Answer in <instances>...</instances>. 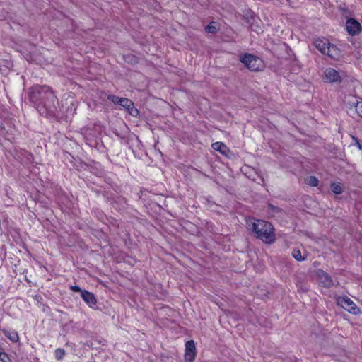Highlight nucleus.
<instances>
[{"mask_svg":"<svg viewBox=\"0 0 362 362\" xmlns=\"http://www.w3.org/2000/svg\"><path fill=\"white\" fill-rule=\"evenodd\" d=\"M28 99L42 116L55 115L59 102L50 87L39 85L32 86L28 90Z\"/></svg>","mask_w":362,"mask_h":362,"instance_id":"nucleus-1","label":"nucleus"},{"mask_svg":"<svg viewBox=\"0 0 362 362\" xmlns=\"http://www.w3.org/2000/svg\"><path fill=\"white\" fill-rule=\"evenodd\" d=\"M251 235L266 244H272L276 240L274 226L269 221L250 218L247 221Z\"/></svg>","mask_w":362,"mask_h":362,"instance_id":"nucleus-2","label":"nucleus"},{"mask_svg":"<svg viewBox=\"0 0 362 362\" xmlns=\"http://www.w3.org/2000/svg\"><path fill=\"white\" fill-rule=\"evenodd\" d=\"M240 61L251 71H259L263 67L262 60L252 54L245 53L241 55Z\"/></svg>","mask_w":362,"mask_h":362,"instance_id":"nucleus-3","label":"nucleus"},{"mask_svg":"<svg viewBox=\"0 0 362 362\" xmlns=\"http://www.w3.org/2000/svg\"><path fill=\"white\" fill-rule=\"evenodd\" d=\"M337 303L350 313L357 314L359 313V308L346 296L338 298Z\"/></svg>","mask_w":362,"mask_h":362,"instance_id":"nucleus-4","label":"nucleus"},{"mask_svg":"<svg viewBox=\"0 0 362 362\" xmlns=\"http://www.w3.org/2000/svg\"><path fill=\"white\" fill-rule=\"evenodd\" d=\"M197 356V349L193 340H189L185 344V361L194 362Z\"/></svg>","mask_w":362,"mask_h":362,"instance_id":"nucleus-5","label":"nucleus"},{"mask_svg":"<svg viewBox=\"0 0 362 362\" xmlns=\"http://www.w3.org/2000/svg\"><path fill=\"white\" fill-rule=\"evenodd\" d=\"M346 29L349 35L354 36L360 33L361 25L357 20L351 18L346 21Z\"/></svg>","mask_w":362,"mask_h":362,"instance_id":"nucleus-6","label":"nucleus"},{"mask_svg":"<svg viewBox=\"0 0 362 362\" xmlns=\"http://www.w3.org/2000/svg\"><path fill=\"white\" fill-rule=\"evenodd\" d=\"M81 297L90 308H97L98 299L94 295V293L87 290H83V291L81 294Z\"/></svg>","mask_w":362,"mask_h":362,"instance_id":"nucleus-7","label":"nucleus"},{"mask_svg":"<svg viewBox=\"0 0 362 362\" xmlns=\"http://www.w3.org/2000/svg\"><path fill=\"white\" fill-rule=\"evenodd\" d=\"M110 204L117 211L123 212L127 209V199L123 197H116L115 198L111 199Z\"/></svg>","mask_w":362,"mask_h":362,"instance_id":"nucleus-8","label":"nucleus"},{"mask_svg":"<svg viewBox=\"0 0 362 362\" xmlns=\"http://www.w3.org/2000/svg\"><path fill=\"white\" fill-rule=\"evenodd\" d=\"M358 102V98L355 97L354 95H347L344 98V105L348 109V112L350 115H353L354 112L355 110V107L357 105Z\"/></svg>","mask_w":362,"mask_h":362,"instance_id":"nucleus-9","label":"nucleus"},{"mask_svg":"<svg viewBox=\"0 0 362 362\" xmlns=\"http://www.w3.org/2000/svg\"><path fill=\"white\" fill-rule=\"evenodd\" d=\"M325 76L329 83L339 81L341 78L339 72L332 68H328L325 71Z\"/></svg>","mask_w":362,"mask_h":362,"instance_id":"nucleus-10","label":"nucleus"},{"mask_svg":"<svg viewBox=\"0 0 362 362\" xmlns=\"http://www.w3.org/2000/svg\"><path fill=\"white\" fill-rule=\"evenodd\" d=\"M318 276L325 287L329 288L334 285L332 277L323 270L318 272Z\"/></svg>","mask_w":362,"mask_h":362,"instance_id":"nucleus-11","label":"nucleus"},{"mask_svg":"<svg viewBox=\"0 0 362 362\" xmlns=\"http://www.w3.org/2000/svg\"><path fill=\"white\" fill-rule=\"evenodd\" d=\"M325 54L331 59H338L341 57V51L335 45L330 43Z\"/></svg>","mask_w":362,"mask_h":362,"instance_id":"nucleus-12","label":"nucleus"},{"mask_svg":"<svg viewBox=\"0 0 362 362\" xmlns=\"http://www.w3.org/2000/svg\"><path fill=\"white\" fill-rule=\"evenodd\" d=\"M329 44L330 42L326 39H317L314 42V45L317 49H318L323 54H326Z\"/></svg>","mask_w":362,"mask_h":362,"instance_id":"nucleus-13","label":"nucleus"},{"mask_svg":"<svg viewBox=\"0 0 362 362\" xmlns=\"http://www.w3.org/2000/svg\"><path fill=\"white\" fill-rule=\"evenodd\" d=\"M255 14L251 9H247L243 11V19L249 25H252L255 21Z\"/></svg>","mask_w":362,"mask_h":362,"instance_id":"nucleus-14","label":"nucleus"},{"mask_svg":"<svg viewBox=\"0 0 362 362\" xmlns=\"http://www.w3.org/2000/svg\"><path fill=\"white\" fill-rule=\"evenodd\" d=\"M212 148L223 155H227L230 151L229 148L223 142L217 141L212 144Z\"/></svg>","mask_w":362,"mask_h":362,"instance_id":"nucleus-15","label":"nucleus"},{"mask_svg":"<svg viewBox=\"0 0 362 362\" xmlns=\"http://www.w3.org/2000/svg\"><path fill=\"white\" fill-rule=\"evenodd\" d=\"M4 334L8 337L11 341L17 342L19 340V337L16 331H9L6 329H1Z\"/></svg>","mask_w":362,"mask_h":362,"instance_id":"nucleus-16","label":"nucleus"},{"mask_svg":"<svg viewBox=\"0 0 362 362\" xmlns=\"http://www.w3.org/2000/svg\"><path fill=\"white\" fill-rule=\"evenodd\" d=\"M330 189L335 194H341L343 192L342 185L340 182H332Z\"/></svg>","mask_w":362,"mask_h":362,"instance_id":"nucleus-17","label":"nucleus"},{"mask_svg":"<svg viewBox=\"0 0 362 362\" xmlns=\"http://www.w3.org/2000/svg\"><path fill=\"white\" fill-rule=\"evenodd\" d=\"M291 255L296 261L298 262H302L305 259V257L302 256L301 252L299 250H293Z\"/></svg>","mask_w":362,"mask_h":362,"instance_id":"nucleus-18","label":"nucleus"},{"mask_svg":"<svg viewBox=\"0 0 362 362\" xmlns=\"http://www.w3.org/2000/svg\"><path fill=\"white\" fill-rule=\"evenodd\" d=\"M124 60L129 64H134L138 62L137 57L132 54H128L123 57Z\"/></svg>","mask_w":362,"mask_h":362,"instance_id":"nucleus-19","label":"nucleus"},{"mask_svg":"<svg viewBox=\"0 0 362 362\" xmlns=\"http://www.w3.org/2000/svg\"><path fill=\"white\" fill-rule=\"evenodd\" d=\"M214 24V22H211L207 26L205 27V31L211 34L216 33L218 32V28Z\"/></svg>","mask_w":362,"mask_h":362,"instance_id":"nucleus-20","label":"nucleus"},{"mask_svg":"<svg viewBox=\"0 0 362 362\" xmlns=\"http://www.w3.org/2000/svg\"><path fill=\"white\" fill-rule=\"evenodd\" d=\"M66 354V351L64 349L57 348L54 351V356L57 360L60 361L63 359L64 356Z\"/></svg>","mask_w":362,"mask_h":362,"instance_id":"nucleus-21","label":"nucleus"},{"mask_svg":"<svg viewBox=\"0 0 362 362\" xmlns=\"http://www.w3.org/2000/svg\"><path fill=\"white\" fill-rule=\"evenodd\" d=\"M107 100L115 105H119V103L122 101V98L115 95L110 94L107 95Z\"/></svg>","mask_w":362,"mask_h":362,"instance_id":"nucleus-22","label":"nucleus"},{"mask_svg":"<svg viewBox=\"0 0 362 362\" xmlns=\"http://www.w3.org/2000/svg\"><path fill=\"white\" fill-rule=\"evenodd\" d=\"M307 184L311 187H316L319 184V180L315 176H309L307 178Z\"/></svg>","mask_w":362,"mask_h":362,"instance_id":"nucleus-23","label":"nucleus"},{"mask_svg":"<svg viewBox=\"0 0 362 362\" xmlns=\"http://www.w3.org/2000/svg\"><path fill=\"white\" fill-rule=\"evenodd\" d=\"M354 113H356L359 117H362V100H358Z\"/></svg>","mask_w":362,"mask_h":362,"instance_id":"nucleus-24","label":"nucleus"},{"mask_svg":"<svg viewBox=\"0 0 362 362\" xmlns=\"http://www.w3.org/2000/svg\"><path fill=\"white\" fill-rule=\"evenodd\" d=\"M131 101H132L131 100H129L127 98H122V101L119 103V106H121L124 108H127L128 105H129Z\"/></svg>","mask_w":362,"mask_h":362,"instance_id":"nucleus-25","label":"nucleus"},{"mask_svg":"<svg viewBox=\"0 0 362 362\" xmlns=\"http://www.w3.org/2000/svg\"><path fill=\"white\" fill-rule=\"evenodd\" d=\"M129 114L134 117H137L139 116L140 112L136 107L132 108L131 111H129Z\"/></svg>","mask_w":362,"mask_h":362,"instance_id":"nucleus-26","label":"nucleus"},{"mask_svg":"<svg viewBox=\"0 0 362 362\" xmlns=\"http://www.w3.org/2000/svg\"><path fill=\"white\" fill-rule=\"evenodd\" d=\"M6 360H9L7 354L0 350V361L2 362H6Z\"/></svg>","mask_w":362,"mask_h":362,"instance_id":"nucleus-27","label":"nucleus"},{"mask_svg":"<svg viewBox=\"0 0 362 362\" xmlns=\"http://www.w3.org/2000/svg\"><path fill=\"white\" fill-rule=\"evenodd\" d=\"M70 289L74 292H79L80 294L82 293L84 289H81L78 286H71Z\"/></svg>","mask_w":362,"mask_h":362,"instance_id":"nucleus-28","label":"nucleus"},{"mask_svg":"<svg viewBox=\"0 0 362 362\" xmlns=\"http://www.w3.org/2000/svg\"><path fill=\"white\" fill-rule=\"evenodd\" d=\"M353 139L355 141V144L358 146V148L360 150H361L362 149V145L361 144L360 141L356 138H355L354 136H353Z\"/></svg>","mask_w":362,"mask_h":362,"instance_id":"nucleus-29","label":"nucleus"},{"mask_svg":"<svg viewBox=\"0 0 362 362\" xmlns=\"http://www.w3.org/2000/svg\"><path fill=\"white\" fill-rule=\"evenodd\" d=\"M298 291H300L303 293H306L308 291V288L305 286H301L298 288Z\"/></svg>","mask_w":362,"mask_h":362,"instance_id":"nucleus-30","label":"nucleus"},{"mask_svg":"<svg viewBox=\"0 0 362 362\" xmlns=\"http://www.w3.org/2000/svg\"><path fill=\"white\" fill-rule=\"evenodd\" d=\"M134 103L132 101L130 102V104L129 105H128V107L127 108H125L127 112H129V111H131L132 110V108H134Z\"/></svg>","mask_w":362,"mask_h":362,"instance_id":"nucleus-31","label":"nucleus"},{"mask_svg":"<svg viewBox=\"0 0 362 362\" xmlns=\"http://www.w3.org/2000/svg\"><path fill=\"white\" fill-rule=\"evenodd\" d=\"M114 133L117 137L120 138L121 139H124L125 138L124 136L120 134L117 131H115Z\"/></svg>","mask_w":362,"mask_h":362,"instance_id":"nucleus-32","label":"nucleus"}]
</instances>
